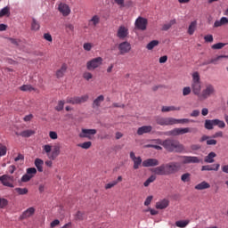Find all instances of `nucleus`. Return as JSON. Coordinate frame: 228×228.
Segmentation results:
<instances>
[{
  "label": "nucleus",
  "mask_w": 228,
  "mask_h": 228,
  "mask_svg": "<svg viewBox=\"0 0 228 228\" xmlns=\"http://www.w3.org/2000/svg\"><path fill=\"white\" fill-rule=\"evenodd\" d=\"M226 45L227 44L225 43H217L212 45V49L214 50L224 49V47H225Z\"/></svg>",
  "instance_id": "09e8293b"
},
{
  "label": "nucleus",
  "mask_w": 228,
  "mask_h": 228,
  "mask_svg": "<svg viewBox=\"0 0 228 228\" xmlns=\"http://www.w3.org/2000/svg\"><path fill=\"white\" fill-rule=\"evenodd\" d=\"M216 90L215 86L208 84L206 86L205 89L202 90L200 94V99H208L211 95H215Z\"/></svg>",
  "instance_id": "423d86ee"
},
{
  "label": "nucleus",
  "mask_w": 228,
  "mask_h": 228,
  "mask_svg": "<svg viewBox=\"0 0 228 228\" xmlns=\"http://www.w3.org/2000/svg\"><path fill=\"white\" fill-rule=\"evenodd\" d=\"M156 181V176L155 175H151L144 183L143 186L147 188L151 184V183H154Z\"/></svg>",
  "instance_id": "49530a36"
},
{
  "label": "nucleus",
  "mask_w": 228,
  "mask_h": 228,
  "mask_svg": "<svg viewBox=\"0 0 228 228\" xmlns=\"http://www.w3.org/2000/svg\"><path fill=\"white\" fill-rule=\"evenodd\" d=\"M35 209L34 207H30L28 209H26L20 216L21 220H26L27 218H30V216H33L35 215Z\"/></svg>",
  "instance_id": "dca6fc26"
},
{
  "label": "nucleus",
  "mask_w": 228,
  "mask_h": 228,
  "mask_svg": "<svg viewBox=\"0 0 228 228\" xmlns=\"http://www.w3.org/2000/svg\"><path fill=\"white\" fill-rule=\"evenodd\" d=\"M166 175H172V174H177L181 169V166L177 162H169L164 164Z\"/></svg>",
  "instance_id": "20e7f679"
},
{
  "label": "nucleus",
  "mask_w": 228,
  "mask_h": 228,
  "mask_svg": "<svg viewBox=\"0 0 228 228\" xmlns=\"http://www.w3.org/2000/svg\"><path fill=\"white\" fill-rule=\"evenodd\" d=\"M175 22V20H171L168 23L164 24L162 26V31H168V29H170V28H172Z\"/></svg>",
  "instance_id": "2f4dec72"
},
{
  "label": "nucleus",
  "mask_w": 228,
  "mask_h": 228,
  "mask_svg": "<svg viewBox=\"0 0 228 228\" xmlns=\"http://www.w3.org/2000/svg\"><path fill=\"white\" fill-rule=\"evenodd\" d=\"M34 164L39 172H44V160L36 159Z\"/></svg>",
  "instance_id": "c85d7f7f"
},
{
  "label": "nucleus",
  "mask_w": 228,
  "mask_h": 228,
  "mask_svg": "<svg viewBox=\"0 0 228 228\" xmlns=\"http://www.w3.org/2000/svg\"><path fill=\"white\" fill-rule=\"evenodd\" d=\"M162 113H168L169 111H181V107L172 106H162Z\"/></svg>",
  "instance_id": "b1692460"
},
{
  "label": "nucleus",
  "mask_w": 228,
  "mask_h": 228,
  "mask_svg": "<svg viewBox=\"0 0 228 228\" xmlns=\"http://www.w3.org/2000/svg\"><path fill=\"white\" fill-rule=\"evenodd\" d=\"M94 134H97L96 129H86L83 128L82 132L79 134L80 138H91V136H94Z\"/></svg>",
  "instance_id": "f8f14e48"
},
{
  "label": "nucleus",
  "mask_w": 228,
  "mask_h": 228,
  "mask_svg": "<svg viewBox=\"0 0 228 228\" xmlns=\"http://www.w3.org/2000/svg\"><path fill=\"white\" fill-rule=\"evenodd\" d=\"M58 10L64 17L70 15V7L66 4L61 3L58 6Z\"/></svg>",
  "instance_id": "2eb2a0df"
},
{
  "label": "nucleus",
  "mask_w": 228,
  "mask_h": 228,
  "mask_svg": "<svg viewBox=\"0 0 228 228\" xmlns=\"http://www.w3.org/2000/svg\"><path fill=\"white\" fill-rule=\"evenodd\" d=\"M170 206V200L163 199L156 203V209H167V207Z\"/></svg>",
  "instance_id": "412c9836"
},
{
  "label": "nucleus",
  "mask_w": 228,
  "mask_h": 228,
  "mask_svg": "<svg viewBox=\"0 0 228 228\" xmlns=\"http://www.w3.org/2000/svg\"><path fill=\"white\" fill-rule=\"evenodd\" d=\"M35 174H37V168L29 167V168L27 169V175H35Z\"/></svg>",
  "instance_id": "e2e57ef3"
},
{
  "label": "nucleus",
  "mask_w": 228,
  "mask_h": 228,
  "mask_svg": "<svg viewBox=\"0 0 228 228\" xmlns=\"http://www.w3.org/2000/svg\"><path fill=\"white\" fill-rule=\"evenodd\" d=\"M228 24V19L225 17H222L220 20H216L214 23V28H220V26H225Z\"/></svg>",
  "instance_id": "cd10ccee"
},
{
  "label": "nucleus",
  "mask_w": 228,
  "mask_h": 228,
  "mask_svg": "<svg viewBox=\"0 0 228 228\" xmlns=\"http://www.w3.org/2000/svg\"><path fill=\"white\" fill-rule=\"evenodd\" d=\"M217 142L215 139H210L208 137V140L207 141V145H216Z\"/></svg>",
  "instance_id": "338daca9"
},
{
  "label": "nucleus",
  "mask_w": 228,
  "mask_h": 228,
  "mask_svg": "<svg viewBox=\"0 0 228 228\" xmlns=\"http://www.w3.org/2000/svg\"><path fill=\"white\" fill-rule=\"evenodd\" d=\"M219 168H220V164H214V165L202 166L201 170L202 172L204 171L211 172L213 170L215 172H218Z\"/></svg>",
  "instance_id": "4be33fe9"
},
{
  "label": "nucleus",
  "mask_w": 228,
  "mask_h": 228,
  "mask_svg": "<svg viewBox=\"0 0 228 228\" xmlns=\"http://www.w3.org/2000/svg\"><path fill=\"white\" fill-rule=\"evenodd\" d=\"M45 40H47V42H53V36L49 33L44 34Z\"/></svg>",
  "instance_id": "69168bd1"
},
{
  "label": "nucleus",
  "mask_w": 228,
  "mask_h": 228,
  "mask_svg": "<svg viewBox=\"0 0 228 228\" xmlns=\"http://www.w3.org/2000/svg\"><path fill=\"white\" fill-rule=\"evenodd\" d=\"M204 40H205V42H209V43L213 42V35L205 36Z\"/></svg>",
  "instance_id": "774afa93"
},
{
  "label": "nucleus",
  "mask_w": 228,
  "mask_h": 228,
  "mask_svg": "<svg viewBox=\"0 0 228 228\" xmlns=\"http://www.w3.org/2000/svg\"><path fill=\"white\" fill-rule=\"evenodd\" d=\"M156 122L159 126H174V118H157Z\"/></svg>",
  "instance_id": "9b49d317"
},
{
  "label": "nucleus",
  "mask_w": 228,
  "mask_h": 228,
  "mask_svg": "<svg viewBox=\"0 0 228 228\" xmlns=\"http://www.w3.org/2000/svg\"><path fill=\"white\" fill-rule=\"evenodd\" d=\"M152 131V126H142L137 129V134L142 136V134H145L147 133H151Z\"/></svg>",
  "instance_id": "5701e85b"
},
{
  "label": "nucleus",
  "mask_w": 228,
  "mask_h": 228,
  "mask_svg": "<svg viewBox=\"0 0 228 228\" xmlns=\"http://www.w3.org/2000/svg\"><path fill=\"white\" fill-rule=\"evenodd\" d=\"M188 224H190L189 220H180L175 222L176 227H179V228H184L188 225Z\"/></svg>",
  "instance_id": "c9c22d12"
},
{
  "label": "nucleus",
  "mask_w": 228,
  "mask_h": 228,
  "mask_svg": "<svg viewBox=\"0 0 228 228\" xmlns=\"http://www.w3.org/2000/svg\"><path fill=\"white\" fill-rule=\"evenodd\" d=\"M20 90L21 92H33V90H35L34 87H32L31 85H23L20 87Z\"/></svg>",
  "instance_id": "a19ab883"
},
{
  "label": "nucleus",
  "mask_w": 228,
  "mask_h": 228,
  "mask_svg": "<svg viewBox=\"0 0 228 228\" xmlns=\"http://www.w3.org/2000/svg\"><path fill=\"white\" fill-rule=\"evenodd\" d=\"M31 179H33V175L26 174L21 177V183H28Z\"/></svg>",
  "instance_id": "864d4df0"
},
{
  "label": "nucleus",
  "mask_w": 228,
  "mask_h": 228,
  "mask_svg": "<svg viewBox=\"0 0 228 228\" xmlns=\"http://www.w3.org/2000/svg\"><path fill=\"white\" fill-rule=\"evenodd\" d=\"M7 41L12 44V45H15L16 47H19V44H20V40L13 37H7Z\"/></svg>",
  "instance_id": "a18cd8bd"
},
{
  "label": "nucleus",
  "mask_w": 228,
  "mask_h": 228,
  "mask_svg": "<svg viewBox=\"0 0 228 228\" xmlns=\"http://www.w3.org/2000/svg\"><path fill=\"white\" fill-rule=\"evenodd\" d=\"M215 126L214 119H206L205 120V129H208L211 131L213 129V126Z\"/></svg>",
  "instance_id": "58836bf2"
},
{
  "label": "nucleus",
  "mask_w": 228,
  "mask_h": 228,
  "mask_svg": "<svg viewBox=\"0 0 228 228\" xmlns=\"http://www.w3.org/2000/svg\"><path fill=\"white\" fill-rule=\"evenodd\" d=\"M102 102H104V95L101 94L93 102V108H100Z\"/></svg>",
  "instance_id": "393cba45"
},
{
  "label": "nucleus",
  "mask_w": 228,
  "mask_h": 228,
  "mask_svg": "<svg viewBox=\"0 0 228 228\" xmlns=\"http://www.w3.org/2000/svg\"><path fill=\"white\" fill-rule=\"evenodd\" d=\"M101 24V16L99 15H94L89 20H88V26L89 28H97V25Z\"/></svg>",
  "instance_id": "f3484780"
},
{
  "label": "nucleus",
  "mask_w": 228,
  "mask_h": 228,
  "mask_svg": "<svg viewBox=\"0 0 228 228\" xmlns=\"http://www.w3.org/2000/svg\"><path fill=\"white\" fill-rule=\"evenodd\" d=\"M65 106V101H59L57 103V106L55 107L56 111H62L63 108Z\"/></svg>",
  "instance_id": "de8ad7c7"
},
{
  "label": "nucleus",
  "mask_w": 228,
  "mask_h": 228,
  "mask_svg": "<svg viewBox=\"0 0 228 228\" xmlns=\"http://www.w3.org/2000/svg\"><path fill=\"white\" fill-rule=\"evenodd\" d=\"M158 165H159L158 159H147L142 163V166L144 167H158Z\"/></svg>",
  "instance_id": "ddd939ff"
},
{
  "label": "nucleus",
  "mask_w": 228,
  "mask_h": 228,
  "mask_svg": "<svg viewBox=\"0 0 228 228\" xmlns=\"http://www.w3.org/2000/svg\"><path fill=\"white\" fill-rule=\"evenodd\" d=\"M147 24H149L147 19L143 17H138L134 22L135 29H139L140 31H145V29H147Z\"/></svg>",
  "instance_id": "6e6552de"
},
{
  "label": "nucleus",
  "mask_w": 228,
  "mask_h": 228,
  "mask_svg": "<svg viewBox=\"0 0 228 228\" xmlns=\"http://www.w3.org/2000/svg\"><path fill=\"white\" fill-rule=\"evenodd\" d=\"M66 102H67V104H78L77 96L67 97L66 98Z\"/></svg>",
  "instance_id": "ea45409f"
},
{
  "label": "nucleus",
  "mask_w": 228,
  "mask_h": 228,
  "mask_svg": "<svg viewBox=\"0 0 228 228\" xmlns=\"http://www.w3.org/2000/svg\"><path fill=\"white\" fill-rule=\"evenodd\" d=\"M6 151H7L6 146L0 143V158L2 156H6Z\"/></svg>",
  "instance_id": "bf43d9fd"
},
{
  "label": "nucleus",
  "mask_w": 228,
  "mask_h": 228,
  "mask_svg": "<svg viewBox=\"0 0 228 228\" xmlns=\"http://www.w3.org/2000/svg\"><path fill=\"white\" fill-rule=\"evenodd\" d=\"M14 191H16V193H18V195H28V188L17 187L14 189Z\"/></svg>",
  "instance_id": "e433bc0d"
},
{
  "label": "nucleus",
  "mask_w": 228,
  "mask_h": 228,
  "mask_svg": "<svg viewBox=\"0 0 228 228\" xmlns=\"http://www.w3.org/2000/svg\"><path fill=\"white\" fill-rule=\"evenodd\" d=\"M31 29L32 31H38V29H40V23L35 19L32 20Z\"/></svg>",
  "instance_id": "79ce46f5"
},
{
  "label": "nucleus",
  "mask_w": 228,
  "mask_h": 228,
  "mask_svg": "<svg viewBox=\"0 0 228 228\" xmlns=\"http://www.w3.org/2000/svg\"><path fill=\"white\" fill-rule=\"evenodd\" d=\"M158 45H159V41L152 40L147 45L146 49H148V51H152V49Z\"/></svg>",
  "instance_id": "473e14b6"
},
{
  "label": "nucleus",
  "mask_w": 228,
  "mask_h": 228,
  "mask_svg": "<svg viewBox=\"0 0 228 228\" xmlns=\"http://www.w3.org/2000/svg\"><path fill=\"white\" fill-rule=\"evenodd\" d=\"M117 186V182H110L107 184H105V190H111V188Z\"/></svg>",
  "instance_id": "680f3d73"
},
{
  "label": "nucleus",
  "mask_w": 228,
  "mask_h": 228,
  "mask_svg": "<svg viewBox=\"0 0 228 228\" xmlns=\"http://www.w3.org/2000/svg\"><path fill=\"white\" fill-rule=\"evenodd\" d=\"M190 94H191V87L190 86L183 87V95L186 97V95H190Z\"/></svg>",
  "instance_id": "13d9d810"
},
{
  "label": "nucleus",
  "mask_w": 228,
  "mask_h": 228,
  "mask_svg": "<svg viewBox=\"0 0 228 228\" xmlns=\"http://www.w3.org/2000/svg\"><path fill=\"white\" fill-rule=\"evenodd\" d=\"M214 126H217L219 129H224L225 127V122L220 119H214Z\"/></svg>",
  "instance_id": "37998d69"
},
{
  "label": "nucleus",
  "mask_w": 228,
  "mask_h": 228,
  "mask_svg": "<svg viewBox=\"0 0 228 228\" xmlns=\"http://www.w3.org/2000/svg\"><path fill=\"white\" fill-rule=\"evenodd\" d=\"M222 58H228V55H219L216 58L211 59L208 62H205L204 65H209V63L216 64Z\"/></svg>",
  "instance_id": "72a5a7b5"
},
{
  "label": "nucleus",
  "mask_w": 228,
  "mask_h": 228,
  "mask_svg": "<svg viewBox=\"0 0 228 228\" xmlns=\"http://www.w3.org/2000/svg\"><path fill=\"white\" fill-rule=\"evenodd\" d=\"M3 17H10V6H5L0 11V19Z\"/></svg>",
  "instance_id": "c756f323"
},
{
  "label": "nucleus",
  "mask_w": 228,
  "mask_h": 228,
  "mask_svg": "<svg viewBox=\"0 0 228 228\" xmlns=\"http://www.w3.org/2000/svg\"><path fill=\"white\" fill-rule=\"evenodd\" d=\"M196 28H197V21H191L188 28L189 35H193V33H195Z\"/></svg>",
  "instance_id": "4c0bfd02"
},
{
  "label": "nucleus",
  "mask_w": 228,
  "mask_h": 228,
  "mask_svg": "<svg viewBox=\"0 0 228 228\" xmlns=\"http://www.w3.org/2000/svg\"><path fill=\"white\" fill-rule=\"evenodd\" d=\"M0 183H2L4 186H7L8 188H13V176L4 175L0 176Z\"/></svg>",
  "instance_id": "9d476101"
},
{
  "label": "nucleus",
  "mask_w": 228,
  "mask_h": 228,
  "mask_svg": "<svg viewBox=\"0 0 228 228\" xmlns=\"http://www.w3.org/2000/svg\"><path fill=\"white\" fill-rule=\"evenodd\" d=\"M201 162H202V159H200L199 157H195V156L182 157L183 165H191V164L201 163Z\"/></svg>",
  "instance_id": "1a4fd4ad"
},
{
  "label": "nucleus",
  "mask_w": 228,
  "mask_h": 228,
  "mask_svg": "<svg viewBox=\"0 0 228 228\" xmlns=\"http://www.w3.org/2000/svg\"><path fill=\"white\" fill-rule=\"evenodd\" d=\"M102 57H96L86 62L87 70H95L102 65Z\"/></svg>",
  "instance_id": "39448f33"
},
{
  "label": "nucleus",
  "mask_w": 228,
  "mask_h": 228,
  "mask_svg": "<svg viewBox=\"0 0 228 228\" xmlns=\"http://www.w3.org/2000/svg\"><path fill=\"white\" fill-rule=\"evenodd\" d=\"M20 136H22V138H29V136H33V134H35V131L34 130H25L20 132Z\"/></svg>",
  "instance_id": "7c9ffc66"
},
{
  "label": "nucleus",
  "mask_w": 228,
  "mask_h": 228,
  "mask_svg": "<svg viewBox=\"0 0 228 228\" xmlns=\"http://www.w3.org/2000/svg\"><path fill=\"white\" fill-rule=\"evenodd\" d=\"M194 188L198 191L208 190V189L211 188V184H209V183H208L206 181H203V182L198 183L197 185H195Z\"/></svg>",
  "instance_id": "a878e982"
},
{
  "label": "nucleus",
  "mask_w": 228,
  "mask_h": 228,
  "mask_svg": "<svg viewBox=\"0 0 228 228\" xmlns=\"http://www.w3.org/2000/svg\"><path fill=\"white\" fill-rule=\"evenodd\" d=\"M156 143L159 145H162L164 149L167 151V152H183L184 151V145L181 144L179 141L175 139H157Z\"/></svg>",
  "instance_id": "f257e3e1"
},
{
  "label": "nucleus",
  "mask_w": 228,
  "mask_h": 228,
  "mask_svg": "<svg viewBox=\"0 0 228 228\" xmlns=\"http://www.w3.org/2000/svg\"><path fill=\"white\" fill-rule=\"evenodd\" d=\"M133 161H134V170H138V168H140V165H142V158L141 157H137Z\"/></svg>",
  "instance_id": "c03bdc74"
},
{
  "label": "nucleus",
  "mask_w": 228,
  "mask_h": 228,
  "mask_svg": "<svg viewBox=\"0 0 228 228\" xmlns=\"http://www.w3.org/2000/svg\"><path fill=\"white\" fill-rule=\"evenodd\" d=\"M151 172L156 175H167V173L165 171V164L151 168Z\"/></svg>",
  "instance_id": "a211bd4d"
},
{
  "label": "nucleus",
  "mask_w": 228,
  "mask_h": 228,
  "mask_svg": "<svg viewBox=\"0 0 228 228\" xmlns=\"http://www.w3.org/2000/svg\"><path fill=\"white\" fill-rule=\"evenodd\" d=\"M8 206V200L0 198V209H3Z\"/></svg>",
  "instance_id": "8fccbe9b"
},
{
  "label": "nucleus",
  "mask_w": 228,
  "mask_h": 228,
  "mask_svg": "<svg viewBox=\"0 0 228 228\" xmlns=\"http://www.w3.org/2000/svg\"><path fill=\"white\" fill-rule=\"evenodd\" d=\"M93 47H94V45L92 43H85L83 45L84 51L90 52L92 51Z\"/></svg>",
  "instance_id": "4d7b16f0"
},
{
  "label": "nucleus",
  "mask_w": 228,
  "mask_h": 228,
  "mask_svg": "<svg viewBox=\"0 0 228 228\" xmlns=\"http://www.w3.org/2000/svg\"><path fill=\"white\" fill-rule=\"evenodd\" d=\"M187 133H191V128H174L166 133L167 136H181V134H186Z\"/></svg>",
  "instance_id": "0eeeda50"
},
{
  "label": "nucleus",
  "mask_w": 228,
  "mask_h": 228,
  "mask_svg": "<svg viewBox=\"0 0 228 228\" xmlns=\"http://www.w3.org/2000/svg\"><path fill=\"white\" fill-rule=\"evenodd\" d=\"M83 77L86 81H90L94 77V75L88 71L83 73Z\"/></svg>",
  "instance_id": "6e6d98bb"
},
{
  "label": "nucleus",
  "mask_w": 228,
  "mask_h": 228,
  "mask_svg": "<svg viewBox=\"0 0 228 228\" xmlns=\"http://www.w3.org/2000/svg\"><path fill=\"white\" fill-rule=\"evenodd\" d=\"M67 69H69V66H67L66 63H63L61 67V69H57L56 71V78L60 79L61 77H63V76H65V74L67 73Z\"/></svg>",
  "instance_id": "6ab92c4d"
},
{
  "label": "nucleus",
  "mask_w": 228,
  "mask_h": 228,
  "mask_svg": "<svg viewBox=\"0 0 228 228\" xmlns=\"http://www.w3.org/2000/svg\"><path fill=\"white\" fill-rule=\"evenodd\" d=\"M61 149L60 144L53 146V145L51 144L43 145V153L46 154L48 159H50L45 162L46 167H49V168L53 167V161H54V159H56V158H58L61 152Z\"/></svg>",
  "instance_id": "f03ea898"
},
{
  "label": "nucleus",
  "mask_w": 228,
  "mask_h": 228,
  "mask_svg": "<svg viewBox=\"0 0 228 228\" xmlns=\"http://www.w3.org/2000/svg\"><path fill=\"white\" fill-rule=\"evenodd\" d=\"M189 122H193V120H190L189 118H182V119L174 118L173 126L175 124H189Z\"/></svg>",
  "instance_id": "f704fd0d"
},
{
  "label": "nucleus",
  "mask_w": 228,
  "mask_h": 228,
  "mask_svg": "<svg viewBox=\"0 0 228 228\" xmlns=\"http://www.w3.org/2000/svg\"><path fill=\"white\" fill-rule=\"evenodd\" d=\"M78 147H81V149H90L92 147V142H86L83 143L78 144Z\"/></svg>",
  "instance_id": "3c124183"
},
{
  "label": "nucleus",
  "mask_w": 228,
  "mask_h": 228,
  "mask_svg": "<svg viewBox=\"0 0 228 228\" xmlns=\"http://www.w3.org/2000/svg\"><path fill=\"white\" fill-rule=\"evenodd\" d=\"M191 88L194 95L200 97V92L202 90V83L200 82V74L198 71L192 73V81Z\"/></svg>",
  "instance_id": "7ed1b4c3"
},
{
  "label": "nucleus",
  "mask_w": 228,
  "mask_h": 228,
  "mask_svg": "<svg viewBox=\"0 0 228 228\" xmlns=\"http://www.w3.org/2000/svg\"><path fill=\"white\" fill-rule=\"evenodd\" d=\"M77 220H85V212L77 211L76 214Z\"/></svg>",
  "instance_id": "052dcab7"
},
{
  "label": "nucleus",
  "mask_w": 228,
  "mask_h": 228,
  "mask_svg": "<svg viewBox=\"0 0 228 228\" xmlns=\"http://www.w3.org/2000/svg\"><path fill=\"white\" fill-rule=\"evenodd\" d=\"M190 177H191L190 173H185L182 175L181 181H183V183H188L190 182Z\"/></svg>",
  "instance_id": "603ef678"
},
{
  "label": "nucleus",
  "mask_w": 228,
  "mask_h": 228,
  "mask_svg": "<svg viewBox=\"0 0 228 228\" xmlns=\"http://www.w3.org/2000/svg\"><path fill=\"white\" fill-rule=\"evenodd\" d=\"M127 35H129L128 29L124 26H120L117 33L118 38L124 39L126 37H127Z\"/></svg>",
  "instance_id": "aec40b11"
},
{
  "label": "nucleus",
  "mask_w": 228,
  "mask_h": 228,
  "mask_svg": "<svg viewBox=\"0 0 228 228\" xmlns=\"http://www.w3.org/2000/svg\"><path fill=\"white\" fill-rule=\"evenodd\" d=\"M78 104H83V102H86L88 101V94L77 96Z\"/></svg>",
  "instance_id": "5fc2aeb1"
},
{
  "label": "nucleus",
  "mask_w": 228,
  "mask_h": 228,
  "mask_svg": "<svg viewBox=\"0 0 228 228\" xmlns=\"http://www.w3.org/2000/svg\"><path fill=\"white\" fill-rule=\"evenodd\" d=\"M49 136H50L51 140H58V134L54 131H50Z\"/></svg>",
  "instance_id": "0e129e2a"
},
{
  "label": "nucleus",
  "mask_w": 228,
  "mask_h": 228,
  "mask_svg": "<svg viewBox=\"0 0 228 228\" xmlns=\"http://www.w3.org/2000/svg\"><path fill=\"white\" fill-rule=\"evenodd\" d=\"M215 158H216V153L211 151L208 156L205 157V163H215Z\"/></svg>",
  "instance_id": "bb28decb"
},
{
  "label": "nucleus",
  "mask_w": 228,
  "mask_h": 228,
  "mask_svg": "<svg viewBox=\"0 0 228 228\" xmlns=\"http://www.w3.org/2000/svg\"><path fill=\"white\" fill-rule=\"evenodd\" d=\"M118 50L120 54H126V53H129L131 51V44L125 41L118 45Z\"/></svg>",
  "instance_id": "4468645a"
}]
</instances>
